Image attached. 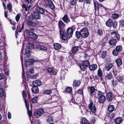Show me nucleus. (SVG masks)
Returning <instances> with one entry per match:
<instances>
[{"instance_id": "nucleus-1", "label": "nucleus", "mask_w": 124, "mask_h": 124, "mask_svg": "<svg viewBox=\"0 0 124 124\" xmlns=\"http://www.w3.org/2000/svg\"><path fill=\"white\" fill-rule=\"evenodd\" d=\"M70 27L67 30V33L64 34V31L63 30H61L60 31V38L62 40H65L68 39V37L70 34Z\"/></svg>"}, {"instance_id": "nucleus-2", "label": "nucleus", "mask_w": 124, "mask_h": 124, "mask_svg": "<svg viewBox=\"0 0 124 124\" xmlns=\"http://www.w3.org/2000/svg\"><path fill=\"white\" fill-rule=\"evenodd\" d=\"M97 95L99 97V102L100 103H103L105 100V96L103 94V93L101 92L100 91H98V92Z\"/></svg>"}, {"instance_id": "nucleus-3", "label": "nucleus", "mask_w": 124, "mask_h": 124, "mask_svg": "<svg viewBox=\"0 0 124 124\" xmlns=\"http://www.w3.org/2000/svg\"><path fill=\"white\" fill-rule=\"evenodd\" d=\"M81 37L83 38H85L88 36L89 33L87 29L84 28L81 30Z\"/></svg>"}, {"instance_id": "nucleus-4", "label": "nucleus", "mask_w": 124, "mask_h": 124, "mask_svg": "<svg viewBox=\"0 0 124 124\" xmlns=\"http://www.w3.org/2000/svg\"><path fill=\"white\" fill-rule=\"evenodd\" d=\"M90 63L88 61H85L82 62L80 66L81 69L82 70H85L87 67L88 66L90 65Z\"/></svg>"}, {"instance_id": "nucleus-5", "label": "nucleus", "mask_w": 124, "mask_h": 124, "mask_svg": "<svg viewBox=\"0 0 124 124\" xmlns=\"http://www.w3.org/2000/svg\"><path fill=\"white\" fill-rule=\"evenodd\" d=\"M122 50V46H116L115 49L113 51L112 53L114 55H117L119 52L121 51Z\"/></svg>"}, {"instance_id": "nucleus-6", "label": "nucleus", "mask_w": 124, "mask_h": 124, "mask_svg": "<svg viewBox=\"0 0 124 124\" xmlns=\"http://www.w3.org/2000/svg\"><path fill=\"white\" fill-rule=\"evenodd\" d=\"M44 111L42 109H38L34 113V115L35 117L37 118L39 117L42 114H43Z\"/></svg>"}, {"instance_id": "nucleus-7", "label": "nucleus", "mask_w": 124, "mask_h": 124, "mask_svg": "<svg viewBox=\"0 0 124 124\" xmlns=\"http://www.w3.org/2000/svg\"><path fill=\"white\" fill-rule=\"evenodd\" d=\"M47 70L48 73L51 75H55L57 73V70L55 69L52 68H49L47 69Z\"/></svg>"}, {"instance_id": "nucleus-8", "label": "nucleus", "mask_w": 124, "mask_h": 124, "mask_svg": "<svg viewBox=\"0 0 124 124\" xmlns=\"http://www.w3.org/2000/svg\"><path fill=\"white\" fill-rule=\"evenodd\" d=\"M93 103L92 102H90V104L89 105V108L90 109L91 111L93 113H95L96 111V107L93 106H92Z\"/></svg>"}, {"instance_id": "nucleus-9", "label": "nucleus", "mask_w": 124, "mask_h": 124, "mask_svg": "<svg viewBox=\"0 0 124 124\" xmlns=\"http://www.w3.org/2000/svg\"><path fill=\"white\" fill-rule=\"evenodd\" d=\"M28 31L29 32L28 35L31 38L34 39H37V36L36 34L33 33V32H30L29 30H28Z\"/></svg>"}, {"instance_id": "nucleus-10", "label": "nucleus", "mask_w": 124, "mask_h": 124, "mask_svg": "<svg viewBox=\"0 0 124 124\" xmlns=\"http://www.w3.org/2000/svg\"><path fill=\"white\" fill-rule=\"evenodd\" d=\"M33 18L36 19H40L41 18L40 15L39 13L37 11L34 12L33 13Z\"/></svg>"}, {"instance_id": "nucleus-11", "label": "nucleus", "mask_w": 124, "mask_h": 124, "mask_svg": "<svg viewBox=\"0 0 124 124\" xmlns=\"http://www.w3.org/2000/svg\"><path fill=\"white\" fill-rule=\"evenodd\" d=\"M23 98L24 99V101L25 102L26 106V108H27V109L28 110V107H29V105L28 102L26 100V98H25V96L26 95V94L25 92L23 91Z\"/></svg>"}, {"instance_id": "nucleus-12", "label": "nucleus", "mask_w": 124, "mask_h": 124, "mask_svg": "<svg viewBox=\"0 0 124 124\" xmlns=\"http://www.w3.org/2000/svg\"><path fill=\"white\" fill-rule=\"evenodd\" d=\"M24 64L26 65H29L33 63L34 62V60L31 59H28L25 61Z\"/></svg>"}, {"instance_id": "nucleus-13", "label": "nucleus", "mask_w": 124, "mask_h": 124, "mask_svg": "<svg viewBox=\"0 0 124 124\" xmlns=\"http://www.w3.org/2000/svg\"><path fill=\"white\" fill-rule=\"evenodd\" d=\"M106 98L107 100L109 101L112 100L113 98V95L111 92H109L107 93Z\"/></svg>"}, {"instance_id": "nucleus-14", "label": "nucleus", "mask_w": 124, "mask_h": 124, "mask_svg": "<svg viewBox=\"0 0 124 124\" xmlns=\"http://www.w3.org/2000/svg\"><path fill=\"white\" fill-rule=\"evenodd\" d=\"M31 90L32 92L34 93H37L39 91L38 87L35 86H33Z\"/></svg>"}, {"instance_id": "nucleus-15", "label": "nucleus", "mask_w": 124, "mask_h": 124, "mask_svg": "<svg viewBox=\"0 0 124 124\" xmlns=\"http://www.w3.org/2000/svg\"><path fill=\"white\" fill-rule=\"evenodd\" d=\"M38 11L40 13L43 14L44 15H47L48 14V12H47V11H45L44 9L40 8H39Z\"/></svg>"}, {"instance_id": "nucleus-16", "label": "nucleus", "mask_w": 124, "mask_h": 124, "mask_svg": "<svg viewBox=\"0 0 124 124\" xmlns=\"http://www.w3.org/2000/svg\"><path fill=\"white\" fill-rule=\"evenodd\" d=\"M113 23V21L110 19H109L106 22V24L107 26L110 27L111 26Z\"/></svg>"}, {"instance_id": "nucleus-17", "label": "nucleus", "mask_w": 124, "mask_h": 124, "mask_svg": "<svg viewBox=\"0 0 124 124\" xmlns=\"http://www.w3.org/2000/svg\"><path fill=\"white\" fill-rule=\"evenodd\" d=\"M108 42L111 45H115L117 42L116 40L115 39H112L109 41Z\"/></svg>"}, {"instance_id": "nucleus-18", "label": "nucleus", "mask_w": 124, "mask_h": 124, "mask_svg": "<svg viewBox=\"0 0 124 124\" xmlns=\"http://www.w3.org/2000/svg\"><path fill=\"white\" fill-rule=\"evenodd\" d=\"M53 45L54 48L56 50H59L61 47V45L59 43H54Z\"/></svg>"}, {"instance_id": "nucleus-19", "label": "nucleus", "mask_w": 124, "mask_h": 124, "mask_svg": "<svg viewBox=\"0 0 124 124\" xmlns=\"http://www.w3.org/2000/svg\"><path fill=\"white\" fill-rule=\"evenodd\" d=\"M42 84L41 81L39 80L33 81V84L34 86H39Z\"/></svg>"}, {"instance_id": "nucleus-20", "label": "nucleus", "mask_w": 124, "mask_h": 124, "mask_svg": "<svg viewBox=\"0 0 124 124\" xmlns=\"http://www.w3.org/2000/svg\"><path fill=\"white\" fill-rule=\"evenodd\" d=\"M30 49H26L25 50V54H24V57L26 58L29 56L30 55Z\"/></svg>"}, {"instance_id": "nucleus-21", "label": "nucleus", "mask_w": 124, "mask_h": 124, "mask_svg": "<svg viewBox=\"0 0 124 124\" xmlns=\"http://www.w3.org/2000/svg\"><path fill=\"white\" fill-rule=\"evenodd\" d=\"M97 68V66L96 64H94L90 66L89 69L91 71H93L95 70Z\"/></svg>"}, {"instance_id": "nucleus-22", "label": "nucleus", "mask_w": 124, "mask_h": 124, "mask_svg": "<svg viewBox=\"0 0 124 124\" xmlns=\"http://www.w3.org/2000/svg\"><path fill=\"white\" fill-rule=\"evenodd\" d=\"M62 19L66 23H67L69 22V19L68 17V15L65 14L64 16L62 18Z\"/></svg>"}, {"instance_id": "nucleus-23", "label": "nucleus", "mask_w": 124, "mask_h": 124, "mask_svg": "<svg viewBox=\"0 0 124 124\" xmlns=\"http://www.w3.org/2000/svg\"><path fill=\"white\" fill-rule=\"evenodd\" d=\"M116 62L117 66L118 67L121 66L122 64V60L120 58H118L116 60Z\"/></svg>"}, {"instance_id": "nucleus-24", "label": "nucleus", "mask_w": 124, "mask_h": 124, "mask_svg": "<svg viewBox=\"0 0 124 124\" xmlns=\"http://www.w3.org/2000/svg\"><path fill=\"white\" fill-rule=\"evenodd\" d=\"M113 66V65L112 63H109L108 65L105 66V69L107 71H109V70Z\"/></svg>"}, {"instance_id": "nucleus-25", "label": "nucleus", "mask_w": 124, "mask_h": 124, "mask_svg": "<svg viewBox=\"0 0 124 124\" xmlns=\"http://www.w3.org/2000/svg\"><path fill=\"white\" fill-rule=\"evenodd\" d=\"M59 28L60 29H62L64 27V24L62 21H60L58 23Z\"/></svg>"}, {"instance_id": "nucleus-26", "label": "nucleus", "mask_w": 124, "mask_h": 124, "mask_svg": "<svg viewBox=\"0 0 124 124\" xmlns=\"http://www.w3.org/2000/svg\"><path fill=\"white\" fill-rule=\"evenodd\" d=\"M123 120V119L121 117H118L115 120V122L117 124L120 123Z\"/></svg>"}, {"instance_id": "nucleus-27", "label": "nucleus", "mask_w": 124, "mask_h": 124, "mask_svg": "<svg viewBox=\"0 0 124 124\" xmlns=\"http://www.w3.org/2000/svg\"><path fill=\"white\" fill-rule=\"evenodd\" d=\"M38 47L43 51H46L47 49V48L46 47L41 45H38Z\"/></svg>"}, {"instance_id": "nucleus-28", "label": "nucleus", "mask_w": 124, "mask_h": 124, "mask_svg": "<svg viewBox=\"0 0 124 124\" xmlns=\"http://www.w3.org/2000/svg\"><path fill=\"white\" fill-rule=\"evenodd\" d=\"M80 84V81L78 80H75L73 82V85L75 86L79 85Z\"/></svg>"}, {"instance_id": "nucleus-29", "label": "nucleus", "mask_w": 124, "mask_h": 124, "mask_svg": "<svg viewBox=\"0 0 124 124\" xmlns=\"http://www.w3.org/2000/svg\"><path fill=\"white\" fill-rule=\"evenodd\" d=\"M53 120V117L51 116H48L47 117L46 121L48 123L52 122Z\"/></svg>"}, {"instance_id": "nucleus-30", "label": "nucleus", "mask_w": 124, "mask_h": 124, "mask_svg": "<svg viewBox=\"0 0 124 124\" xmlns=\"http://www.w3.org/2000/svg\"><path fill=\"white\" fill-rule=\"evenodd\" d=\"M48 3L50 8L52 10L54 9L55 7L52 1H50Z\"/></svg>"}, {"instance_id": "nucleus-31", "label": "nucleus", "mask_w": 124, "mask_h": 124, "mask_svg": "<svg viewBox=\"0 0 124 124\" xmlns=\"http://www.w3.org/2000/svg\"><path fill=\"white\" fill-rule=\"evenodd\" d=\"M114 107L113 105L109 106L108 108V111L110 112L113 111L114 109Z\"/></svg>"}, {"instance_id": "nucleus-32", "label": "nucleus", "mask_w": 124, "mask_h": 124, "mask_svg": "<svg viewBox=\"0 0 124 124\" xmlns=\"http://www.w3.org/2000/svg\"><path fill=\"white\" fill-rule=\"evenodd\" d=\"M88 89L90 90V93L91 94L94 93L95 90V88L93 86L89 87L88 88Z\"/></svg>"}, {"instance_id": "nucleus-33", "label": "nucleus", "mask_w": 124, "mask_h": 124, "mask_svg": "<svg viewBox=\"0 0 124 124\" xmlns=\"http://www.w3.org/2000/svg\"><path fill=\"white\" fill-rule=\"evenodd\" d=\"M4 94V92L3 88H0V97H2Z\"/></svg>"}, {"instance_id": "nucleus-34", "label": "nucleus", "mask_w": 124, "mask_h": 124, "mask_svg": "<svg viewBox=\"0 0 124 124\" xmlns=\"http://www.w3.org/2000/svg\"><path fill=\"white\" fill-rule=\"evenodd\" d=\"M112 78V74L111 73H109L105 77L106 79H111Z\"/></svg>"}, {"instance_id": "nucleus-35", "label": "nucleus", "mask_w": 124, "mask_h": 124, "mask_svg": "<svg viewBox=\"0 0 124 124\" xmlns=\"http://www.w3.org/2000/svg\"><path fill=\"white\" fill-rule=\"evenodd\" d=\"M78 47H74L72 48V52L74 53L75 54L77 52L78 50Z\"/></svg>"}, {"instance_id": "nucleus-36", "label": "nucleus", "mask_w": 124, "mask_h": 124, "mask_svg": "<svg viewBox=\"0 0 124 124\" xmlns=\"http://www.w3.org/2000/svg\"><path fill=\"white\" fill-rule=\"evenodd\" d=\"M76 36L77 38H79L81 36V31L80 32L77 31L76 33Z\"/></svg>"}, {"instance_id": "nucleus-37", "label": "nucleus", "mask_w": 124, "mask_h": 124, "mask_svg": "<svg viewBox=\"0 0 124 124\" xmlns=\"http://www.w3.org/2000/svg\"><path fill=\"white\" fill-rule=\"evenodd\" d=\"M44 93L46 94H49L51 93H52V91L51 90H47L45 91L44 92Z\"/></svg>"}, {"instance_id": "nucleus-38", "label": "nucleus", "mask_w": 124, "mask_h": 124, "mask_svg": "<svg viewBox=\"0 0 124 124\" xmlns=\"http://www.w3.org/2000/svg\"><path fill=\"white\" fill-rule=\"evenodd\" d=\"M20 15L19 13L17 14L16 16V19L17 22H18L20 19Z\"/></svg>"}, {"instance_id": "nucleus-39", "label": "nucleus", "mask_w": 124, "mask_h": 124, "mask_svg": "<svg viewBox=\"0 0 124 124\" xmlns=\"http://www.w3.org/2000/svg\"><path fill=\"white\" fill-rule=\"evenodd\" d=\"M97 34L100 36H101L103 34V32L101 30H98L97 31Z\"/></svg>"}, {"instance_id": "nucleus-40", "label": "nucleus", "mask_w": 124, "mask_h": 124, "mask_svg": "<svg viewBox=\"0 0 124 124\" xmlns=\"http://www.w3.org/2000/svg\"><path fill=\"white\" fill-rule=\"evenodd\" d=\"M7 8L9 11L12 10V5L10 4H8L7 5Z\"/></svg>"}, {"instance_id": "nucleus-41", "label": "nucleus", "mask_w": 124, "mask_h": 124, "mask_svg": "<svg viewBox=\"0 0 124 124\" xmlns=\"http://www.w3.org/2000/svg\"><path fill=\"white\" fill-rule=\"evenodd\" d=\"M75 28L74 27L73 28L72 27V28L70 27V30L71 31V32H70V38L71 37H72V35L73 34V32L75 30Z\"/></svg>"}, {"instance_id": "nucleus-42", "label": "nucleus", "mask_w": 124, "mask_h": 124, "mask_svg": "<svg viewBox=\"0 0 124 124\" xmlns=\"http://www.w3.org/2000/svg\"><path fill=\"white\" fill-rule=\"evenodd\" d=\"M119 16V15L116 13L113 14L112 15V17L114 19H116Z\"/></svg>"}, {"instance_id": "nucleus-43", "label": "nucleus", "mask_w": 124, "mask_h": 124, "mask_svg": "<svg viewBox=\"0 0 124 124\" xmlns=\"http://www.w3.org/2000/svg\"><path fill=\"white\" fill-rule=\"evenodd\" d=\"M87 119L85 118H83L82 120L81 123L82 124H86L87 123Z\"/></svg>"}, {"instance_id": "nucleus-44", "label": "nucleus", "mask_w": 124, "mask_h": 124, "mask_svg": "<svg viewBox=\"0 0 124 124\" xmlns=\"http://www.w3.org/2000/svg\"><path fill=\"white\" fill-rule=\"evenodd\" d=\"M94 5L95 7V10H98V7L99 4L97 2H95L94 3Z\"/></svg>"}, {"instance_id": "nucleus-45", "label": "nucleus", "mask_w": 124, "mask_h": 124, "mask_svg": "<svg viewBox=\"0 0 124 124\" xmlns=\"http://www.w3.org/2000/svg\"><path fill=\"white\" fill-rule=\"evenodd\" d=\"M106 51H103L102 52L101 55L102 58H104L106 56Z\"/></svg>"}, {"instance_id": "nucleus-46", "label": "nucleus", "mask_w": 124, "mask_h": 124, "mask_svg": "<svg viewBox=\"0 0 124 124\" xmlns=\"http://www.w3.org/2000/svg\"><path fill=\"white\" fill-rule=\"evenodd\" d=\"M25 21L26 22V23L29 26L31 25L32 22V21L29 20H26V21L25 20Z\"/></svg>"}, {"instance_id": "nucleus-47", "label": "nucleus", "mask_w": 124, "mask_h": 124, "mask_svg": "<svg viewBox=\"0 0 124 124\" xmlns=\"http://www.w3.org/2000/svg\"><path fill=\"white\" fill-rule=\"evenodd\" d=\"M65 92L67 93H70V87H67L65 89Z\"/></svg>"}, {"instance_id": "nucleus-48", "label": "nucleus", "mask_w": 124, "mask_h": 124, "mask_svg": "<svg viewBox=\"0 0 124 124\" xmlns=\"http://www.w3.org/2000/svg\"><path fill=\"white\" fill-rule=\"evenodd\" d=\"M78 93L79 94L83 95V91L82 89H79L78 91Z\"/></svg>"}, {"instance_id": "nucleus-49", "label": "nucleus", "mask_w": 124, "mask_h": 124, "mask_svg": "<svg viewBox=\"0 0 124 124\" xmlns=\"http://www.w3.org/2000/svg\"><path fill=\"white\" fill-rule=\"evenodd\" d=\"M98 75L100 77H101L102 76L101 71L100 69H99L98 71Z\"/></svg>"}, {"instance_id": "nucleus-50", "label": "nucleus", "mask_w": 124, "mask_h": 124, "mask_svg": "<svg viewBox=\"0 0 124 124\" xmlns=\"http://www.w3.org/2000/svg\"><path fill=\"white\" fill-rule=\"evenodd\" d=\"M37 98L36 97H35L33 98L32 101L34 103H35L37 101Z\"/></svg>"}, {"instance_id": "nucleus-51", "label": "nucleus", "mask_w": 124, "mask_h": 124, "mask_svg": "<svg viewBox=\"0 0 124 124\" xmlns=\"http://www.w3.org/2000/svg\"><path fill=\"white\" fill-rule=\"evenodd\" d=\"M120 25L122 26H124V20H122L120 21Z\"/></svg>"}, {"instance_id": "nucleus-52", "label": "nucleus", "mask_w": 124, "mask_h": 124, "mask_svg": "<svg viewBox=\"0 0 124 124\" xmlns=\"http://www.w3.org/2000/svg\"><path fill=\"white\" fill-rule=\"evenodd\" d=\"M5 77L4 74L2 73H0V79H2L4 78Z\"/></svg>"}, {"instance_id": "nucleus-53", "label": "nucleus", "mask_w": 124, "mask_h": 124, "mask_svg": "<svg viewBox=\"0 0 124 124\" xmlns=\"http://www.w3.org/2000/svg\"><path fill=\"white\" fill-rule=\"evenodd\" d=\"M29 106L28 107V110H28V113L30 117H31L32 115V112L31 110H29Z\"/></svg>"}, {"instance_id": "nucleus-54", "label": "nucleus", "mask_w": 124, "mask_h": 124, "mask_svg": "<svg viewBox=\"0 0 124 124\" xmlns=\"http://www.w3.org/2000/svg\"><path fill=\"white\" fill-rule=\"evenodd\" d=\"M70 1V3L71 5H74L75 4L76 0H71Z\"/></svg>"}, {"instance_id": "nucleus-55", "label": "nucleus", "mask_w": 124, "mask_h": 124, "mask_svg": "<svg viewBox=\"0 0 124 124\" xmlns=\"http://www.w3.org/2000/svg\"><path fill=\"white\" fill-rule=\"evenodd\" d=\"M115 76H116L118 74L119 72L116 70H113L112 71Z\"/></svg>"}, {"instance_id": "nucleus-56", "label": "nucleus", "mask_w": 124, "mask_h": 124, "mask_svg": "<svg viewBox=\"0 0 124 124\" xmlns=\"http://www.w3.org/2000/svg\"><path fill=\"white\" fill-rule=\"evenodd\" d=\"M22 7L23 8H25V11H27L28 10V8L27 7L26 5L25 4H23L22 6Z\"/></svg>"}, {"instance_id": "nucleus-57", "label": "nucleus", "mask_w": 124, "mask_h": 124, "mask_svg": "<svg viewBox=\"0 0 124 124\" xmlns=\"http://www.w3.org/2000/svg\"><path fill=\"white\" fill-rule=\"evenodd\" d=\"M115 115L113 113L108 116L109 117L110 119H112L114 117Z\"/></svg>"}, {"instance_id": "nucleus-58", "label": "nucleus", "mask_w": 124, "mask_h": 124, "mask_svg": "<svg viewBox=\"0 0 124 124\" xmlns=\"http://www.w3.org/2000/svg\"><path fill=\"white\" fill-rule=\"evenodd\" d=\"M113 26L114 28H115L117 25V23L116 22H114L113 23Z\"/></svg>"}, {"instance_id": "nucleus-59", "label": "nucleus", "mask_w": 124, "mask_h": 124, "mask_svg": "<svg viewBox=\"0 0 124 124\" xmlns=\"http://www.w3.org/2000/svg\"><path fill=\"white\" fill-rule=\"evenodd\" d=\"M112 84L114 85H116L117 84V80L114 81L113 80V82H112Z\"/></svg>"}, {"instance_id": "nucleus-60", "label": "nucleus", "mask_w": 124, "mask_h": 124, "mask_svg": "<svg viewBox=\"0 0 124 124\" xmlns=\"http://www.w3.org/2000/svg\"><path fill=\"white\" fill-rule=\"evenodd\" d=\"M30 72L31 73H33L34 72V70L33 68H30Z\"/></svg>"}, {"instance_id": "nucleus-61", "label": "nucleus", "mask_w": 124, "mask_h": 124, "mask_svg": "<svg viewBox=\"0 0 124 124\" xmlns=\"http://www.w3.org/2000/svg\"><path fill=\"white\" fill-rule=\"evenodd\" d=\"M123 78L122 77L119 76L118 79V81H119L120 82L122 81L123 80Z\"/></svg>"}, {"instance_id": "nucleus-62", "label": "nucleus", "mask_w": 124, "mask_h": 124, "mask_svg": "<svg viewBox=\"0 0 124 124\" xmlns=\"http://www.w3.org/2000/svg\"><path fill=\"white\" fill-rule=\"evenodd\" d=\"M37 25V24L36 23L32 21L31 25L33 26H35Z\"/></svg>"}, {"instance_id": "nucleus-63", "label": "nucleus", "mask_w": 124, "mask_h": 124, "mask_svg": "<svg viewBox=\"0 0 124 124\" xmlns=\"http://www.w3.org/2000/svg\"><path fill=\"white\" fill-rule=\"evenodd\" d=\"M33 18V13L32 15L29 16L28 18L29 19H32Z\"/></svg>"}, {"instance_id": "nucleus-64", "label": "nucleus", "mask_w": 124, "mask_h": 124, "mask_svg": "<svg viewBox=\"0 0 124 124\" xmlns=\"http://www.w3.org/2000/svg\"><path fill=\"white\" fill-rule=\"evenodd\" d=\"M8 118L9 119H10L11 118V114L9 112L8 113Z\"/></svg>"}]
</instances>
